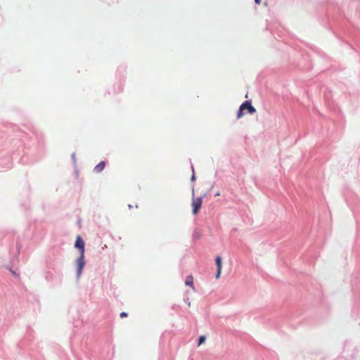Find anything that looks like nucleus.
<instances>
[{
  "mask_svg": "<svg viewBox=\"0 0 360 360\" xmlns=\"http://www.w3.org/2000/svg\"><path fill=\"white\" fill-rule=\"evenodd\" d=\"M255 108L251 105L250 102H249V113H254L255 112Z\"/></svg>",
  "mask_w": 360,
  "mask_h": 360,
  "instance_id": "1a4fd4ad",
  "label": "nucleus"
},
{
  "mask_svg": "<svg viewBox=\"0 0 360 360\" xmlns=\"http://www.w3.org/2000/svg\"><path fill=\"white\" fill-rule=\"evenodd\" d=\"M218 195H219V193H217L216 194V196H218Z\"/></svg>",
  "mask_w": 360,
  "mask_h": 360,
  "instance_id": "ddd939ff",
  "label": "nucleus"
},
{
  "mask_svg": "<svg viewBox=\"0 0 360 360\" xmlns=\"http://www.w3.org/2000/svg\"><path fill=\"white\" fill-rule=\"evenodd\" d=\"M105 162L104 161H102L101 162H99L95 167H94V171L97 173H99L101 172H102L104 168H105Z\"/></svg>",
  "mask_w": 360,
  "mask_h": 360,
  "instance_id": "0eeeda50",
  "label": "nucleus"
},
{
  "mask_svg": "<svg viewBox=\"0 0 360 360\" xmlns=\"http://www.w3.org/2000/svg\"><path fill=\"white\" fill-rule=\"evenodd\" d=\"M194 179H195V176H194V174H193V176H192V180H194Z\"/></svg>",
  "mask_w": 360,
  "mask_h": 360,
  "instance_id": "f8f14e48",
  "label": "nucleus"
},
{
  "mask_svg": "<svg viewBox=\"0 0 360 360\" xmlns=\"http://www.w3.org/2000/svg\"><path fill=\"white\" fill-rule=\"evenodd\" d=\"M76 264H77V278H79L82 274V270L84 267V265H85L84 255H79V257H78V259L76 261Z\"/></svg>",
  "mask_w": 360,
  "mask_h": 360,
  "instance_id": "f03ea898",
  "label": "nucleus"
},
{
  "mask_svg": "<svg viewBox=\"0 0 360 360\" xmlns=\"http://www.w3.org/2000/svg\"><path fill=\"white\" fill-rule=\"evenodd\" d=\"M206 340V338L205 336H200L198 338V346L204 343Z\"/></svg>",
  "mask_w": 360,
  "mask_h": 360,
  "instance_id": "6e6552de",
  "label": "nucleus"
},
{
  "mask_svg": "<svg viewBox=\"0 0 360 360\" xmlns=\"http://www.w3.org/2000/svg\"><path fill=\"white\" fill-rule=\"evenodd\" d=\"M216 264L217 266V272L216 274V278L218 279L220 277L221 269H222V260L221 257L217 256L215 259Z\"/></svg>",
  "mask_w": 360,
  "mask_h": 360,
  "instance_id": "20e7f679",
  "label": "nucleus"
},
{
  "mask_svg": "<svg viewBox=\"0 0 360 360\" xmlns=\"http://www.w3.org/2000/svg\"><path fill=\"white\" fill-rule=\"evenodd\" d=\"M245 110H248V101H244L240 106V108L237 113V119H239L244 116L243 111Z\"/></svg>",
  "mask_w": 360,
  "mask_h": 360,
  "instance_id": "39448f33",
  "label": "nucleus"
},
{
  "mask_svg": "<svg viewBox=\"0 0 360 360\" xmlns=\"http://www.w3.org/2000/svg\"><path fill=\"white\" fill-rule=\"evenodd\" d=\"M185 284L186 285L191 286L193 288V290H195V287L193 285V277L192 275H189L186 277Z\"/></svg>",
  "mask_w": 360,
  "mask_h": 360,
  "instance_id": "423d86ee",
  "label": "nucleus"
},
{
  "mask_svg": "<svg viewBox=\"0 0 360 360\" xmlns=\"http://www.w3.org/2000/svg\"><path fill=\"white\" fill-rule=\"evenodd\" d=\"M202 203V200L201 198H193L192 200V207H193V214H196L200 209L201 208Z\"/></svg>",
  "mask_w": 360,
  "mask_h": 360,
  "instance_id": "f257e3e1",
  "label": "nucleus"
},
{
  "mask_svg": "<svg viewBox=\"0 0 360 360\" xmlns=\"http://www.w3.org/2000/svg\"><path fill=\"white\" fill-rule=\"evenodd\" d=\"M120 316L121 318L127 317V313H125V312H122V313H120Z\"/></svg>",
  "mask_w": 360,
  "mask_h": 360,
  "instance_id": "9d476101",
  "label": "nucleus"
},
{
  "mask_svg": "<svg viewBox=\"0 0 360 360\" xmlns=\"http://www.w3.org/2000/svg\"><path fill=\"white\" fill-rule=\"evenodd\" d=\"M75 246L79 250L80 255H84V243L79 236L77 237Z\"/></svg>",
  "mask_w": 360,
  "mask_h": 360,
  "instance_id": "7ed1b4c3",
  "label": "nucleus"
},
{
  "mask_svg": "<svg viewBox=\"0 0 360 360\" xmlns=\"http://www.w3.org/2000/svg\"><path fill=\"white\" fill-rule=\"evenodd\" d=\"M255 3H256L257 4H260L261 0H255Z\"/></svg>",
  "mask_w": 360,
  "mask_h": 360,
  "instance_id": "9b49d317",
  "label": "nucleus"
}]
</instances>
